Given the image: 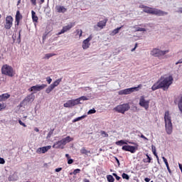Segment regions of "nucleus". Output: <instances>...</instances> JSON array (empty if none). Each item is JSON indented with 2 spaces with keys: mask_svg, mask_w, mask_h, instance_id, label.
Instances as JSON below:
<instances>
[{
  "mask_svg": "<svg viewBox=\"0 0 182 182\" xmlns=\"http://www.w3.org/2000/svg\"><path fill=\"white\" fill-rule=\"evenodd\" d=\"M66 144H65V141H63V139H61L60 141H58L57 142H55L53 147V149H63L64 146H65Z\"/></svg>",
  "mask_w": 182,
  "mask_h": 182,
  "instance_id": "obj_16",
  "label": "nucleus"
},
{
  "mask_svg": "<svg viewBox=\"0 0 182 182\" xmlns=\"http://www.w3.org/2000/svg\"><path fill=\"white\" fill-rule=\"evenodd\" d=\"M52 134H53V129L48 132L47 137L50 139V137H52Z\"/></svg>",
  "mask_w": 182,
  "mask_h": 182,
  "instance_id": "obj_45",
  "label": "nucleus"
},
{
  "mask_svg": "<svg viewBox=\"0 0 182 182\" xmlns=\"http://www.w3.org/2000/svg\"><path fill=\"white\" fill-rule=\"evenodd\" d=\"M144 181L146 182H150V178H145Z\"/></svg>",
  "mask_w": 182,
  "mask_h": 182,
  "instance_id": "obj_61",
  "label": "nucleus"
},
{
  "mask_svg": "<svg viewBox=\"0 0 182 182\" xmlns=\"http://www.w3.org/2000/svg\"><path fill=\"white\" fill-rule=\"evenodd\" d=\"M173 76L169 75L166 77H161V81L156 82L155 84L153 85L151 87L152 90H157V89H168L170 87L171 85L173 83Z\"/></svg>",
  "mask_w": 182,
  "mask_h": 182,
  "instance_id": "obj_1",
  "label": "nucleus"
},
{
  "mask_svg": "<svg viewBox=\"0 0 182 182\" xmlns=\"http://www.w3.org/2000/svg\"><path fill=\"white\" fill-rule=\"evenodd\" d=\"M13 22L14 18H12L11 16H8L6 18V24L4 26V28L6 29H10L11 28H12Z\"/></svg>",
  "mask_w": 182,
  "mask_h": 182,
  "instance_id": "obj_13",
  "label": "nucleus"
},
{
  "mask_svg": "<svg viewBox=\"0 0 182 182\" xmlns=\"http://www.w3.org/2000/svg\"><path fill=\"white\" fill-rule=\"evenodd\" d=\"M23 16L22 14H21V12L19 10L16 11V19H15V28L16 29V26H19V22H21V20L22 19Z\"/></svg>",
  "mask_w": 182,
  "mask_h": 182,
  "instance_id": "obj_15",
  "label": "nucleus"
},
{
  "mask_svg": "<svg viewBox=\"0 0 182 182\" xmlns=\"http://www.w3.org/2000/svg\"><path fill=\"white\" fill-rule=\"evenodd\" d=\"M122 28H123V26L114 29L112 32V36H114V35H117V33H119V31H120V29H122Z\"/></svg>",
  "mask_w": 182,
  "mask_h": 182,
  "instance_id": "obj_31",
  "label": "nucleus"
},
{
  "mask_svg": "<svg viewBox=\"0 0 182 182\" xmlns=\"http://www.w3.org/2000/svg\"><path fill=\"white\" fill-rule=\"evenodd\" d=\"M65 157L68 159V160L70 159V156H69V154H66Z\"/></svg>",
  "mask_w": 182,
  "mask_h": 182,
  "instance_id": "obj_62",
  "label": "nucleus"
},
{
  "mask_svg": "<svg viewBox=\"0 0 182 182\" xmlns=\"http://www.w3.org/2000/svg\"><path fill=\"white\" fill-rule=\"evenodd\" d=\"M35 100V95L32 93L28 95L19 105L20 107H23L29 103V102H33Z\"/></svg>",
  "mask_w": 182,
  "mask_h": 182,
  "instance_id": "obj_8",
  "label": "nucleus"
},
{
  "mask_svg": "<svg viewBox=\"0 0 182 182\" xmlns=\"http://www.w3.org/2000/svg\"><path fill=\"white\" fill-rule=\"evenodd\" d=\"M0 164H5V159L4 158L0 157Z\"/></svg>",
  "mask_w": 182,
  "mask_h": 182,
  "instance_id": "obj_50",
  "label": "nucleus"
},
{
  "mask_svg": "<svg viewBox=\"0 0 182 182\" xmlns=\"http://www.w3.org/2000/svg\"><path fill=\"white\" fill-rule=\"evenodd\" d=\"M134 29H135L136 32H146V28H140V27H138L137 26H134Z\"/></svg>",
  "mask_w": 182,
  "mask_h": 182,
  "instance_id": "obj_26",
  "label": "nucleus"
},
{
  "mask_svg": "<svg viewBox=\"0 0 182 182\" xmlns=\"http://www.w3.org/2000/svg\"><path fill=\"white\" fill-rule=\"evenodd\" d=\"M86 117V115H82L81 117H78L73 120V123H76V122H80V120H83Z\"/></svg>",
  "mask_w": 182,
  "mask_h": 182,
  "instance_id": "obj_30",
  "label": "nucleus"
},
{
  "mask_svg": "<svg viewBox=\"0 0 182 182\" xmlns=\"http://www.w3.org/2000/svg\"><path fill=\"white\" fill-rule=\"evenodd\" d=\"M146 159H144L143 162L144 163H151V160H153V159H151V157H150L149 154H146Z\"/></svg>",
  "mask_w": 182,
  "mask_h": 182,
  "instance_id": "obj_29",
  "label": "nucleus"
},
{
  "mask_svg": "<svg viewBox=\"0 0 182 182\" xmlns=\"http://www.w3.org/2000/svg\"><path fill=\"white\" fill-rule=\"evenodd\" d=\"M6 107V105L4 103H0V111L2 110V109H5Z\"/></svg>",
  "mask_w": 182,
  "mask_h": 182,
  "instance_id": "obj_48",
  "label": "nucleus"
},
{
  "mask_svg": "<svg viewBox=\"0 0 182 182\" xmlns=\"http://www.w3.org/2000/svg\"><path fill=\"white\" fill-rule=\"evenodd\" d=\"M77 105V101L76 100H70L64 103V107H73V106H76Z\"/></svg>",
  "mask_w": 182,
  "mask_h": 182,
  "instance_id": "obj_14",
  "label": "nucleus"
},
{
  "mask_svg": "<svg viewBox=\"0 0 182 182\" xmlns=\"http://www.w3.org/2000/svg\"><path fill=\"white\" fill-rule=\"evenodd\" d=\"M48 36V33H44L43 35V42H45V41H46V37Z\"/></svg>",
  "mask_w": 182,
  "mask_h": 182,
  "instance_id": "obj_49",
  "label": "nucleus"
},
{
  "mask_svg": "<svg viewBox=\"0 0 182 182\" xmlns=\"http://www.w3.org/2000/svg\"><path fill=\"white\" fill-rule=\"evenodd\" d=\"M176 12L178 14H182V7L178 8V10L176 11Z\"/></svg>",
  "mask_w": 182,
  "mask_h": 182,
  "instance_id": "obj_56",
  "label": "nucleus"
},
{
  "mask_svg": "<svg viewBox=\"0 0 182 182\" xmlns=\"http://www.w3.org/2000/svg\"><path fill=\"white\" fill-rule=\"evenodd\" d=\"M46 81L48 83V85H50V83H52V78H50V77H47Z\"/></svg>",
  "mask_w": 182,
  "mask_h": 182,
  "instance_id": "obj_46",
  "label": "nucleus"
},
{
  "mask_svg": "<svg viewBox=\"0 0 182 182\" xmlns=\"http://www.w3.org/2000/svg\"><path fill=\"white\" fill-rule=\"evenodd\" d=\"M48 85L46 84H43L41 85H36L34 86H32L29 90L30 92H40V90H43V89H45V87H47Z\"/></svg>",
  "mask_w": 182,
  "mask_h": 182,
  "instance_id": "obj_11",
  "label": "nucleus"
},
{
  "mask_svg": "<svg viewBox=\"0 0 182 182\" xmlns=\"http://www.w3.org/2000/svg\"><path fill=\"white\" fill-rule=\"evenodd\" d=\"M178 107L180 112L182 113V96L181 97L180 100L178 102Z\"/></svg>",
  "mask_w": 182,
  "mask_h": 182,
  "instance_id": "obj_36",
  "label": "nucleus"
},
{
  "mask_svg": "<svg viewBox=\"0 0 182 182\" xmlns=\"http://www.w3.org/2000/svg\"><path fill=\"white\" fill-rule=\"evenodd\" d=\"M55 88L50 85L48 87V88L46 90V92H47L48 94L50 93V92H52V90H53Z\"/></svg>",
  "mask_w": 182,
  "mask_h": 182,
  "instance_id": "obj_37",
  "label": "nucleus"
},
{
  "mask_svg": "<svg viewBox=\"0 0 182 182\" xmlns=\"http://www.w3.org/2000/svg\"><path fill=\"white\" fill-rule=\"evenodd\" d=\"M178 166H179V168H180L181 171H182V164H178Z\"/></svg>",
  "mask_w": 182,
  "mask_h": 182,
  "instance_id": "obj_63",
  "label": "nucleus"
},
{
  "mask_svg": "<svg viewBox=\"0 0 182 182\" xmlns=\"http://www.w3.org/2000/svg\"><path fill=\"white\" fill-rule=\"evenodd\" d=\"M127 143H129V144H133L134 147H137V149H139V144L137 143L129 141H127Z\"/></svg>",
  "mask_w": 182,
  "mask_h": 182,
  "instance_id": "obj_44",
  "label": "nucleus"
},
{
  "mask_svg": "<svg viewBox=\"0 0 182 182\" xmlns=\"http://www.w3.org/2000/svg\"><path fill=\"white\" fill-rule=\"evenodd\" d=\"M18 123L21 126H23V127H26V124L22 122V120L19 119Z\"/></svg>",
  "mask_w": 182,
  "mask_h": 182,
  "instance_id": "obj_47",
  "label": "nucleus"
},
{
  "mask_svg": "<svg viewBox=\"0 0 182 182\" xmlns=\"http://www.w3.org/2000/svg\"><path fill=\"white\" fill-rule=\"evenodd\" d=\"M129 109L130 105H129V103L119 105L114 108L115 112H117V113H122V114H124V113H126V112L129 111Z\"/></svg>",
  "mask_w": 182,
  "mask_h": 182,
  "instance_id": "obj_5",
  "label": "nucleus"
},
{
  "mask_svg": "<svg viewBox=\"0 0 182 182\" xmlns=\"http://www.w3.org/2000/svg\"><path fill=\"white\" fill-rule=\"evenodd\" d=\"M112 176H114V177H115L116 180H117V181H119L122 178L119 176H117V173H113Z\"/></svg>",
  "mask_w": 182,
  "mask_h": 182,
  "instance_id": "obj_42",
  "label": "nucleus"
},
{
  "mask_svg": "<svg viewBox=\"0 0 182 182\" xmlns=\"http://www.w3.org/2000/svg\"><path fill=\"white\" fill-rule=\"evenodd\" d=\"M55 173H59V171H62V168H57L55 169Z\"/></svg>",
  "mask_w": 182,
  "mask_h": 182,
  "instance_id": "obj_57",
  "label": "nucleus"
},
{
  "mask_svg": "<svg viewBox=\"0 0 182 182\" xmlns=\"http://www.w3.org/2000/svg\"><path fill=\"white\" fill-rule=\"evenodd\" d=\"M83 182H90V181H89V179H87V178H85L83 180Z\"/></svg>",
  "mask_w": 182,
  "mask_h": 182,
  "instance_id": "obj_64",
  "label": "nucleus"
},
{
  "mask_svg": "<svg viewBox=\"0 0 182 182\" xmlns=\"http://www.w3.org/2000/svg\"><path fill=\"white\" fill-rule=\"evenodd\" d=\"M180 63H182V58L178 60V61L176 63V65H178Z\"/></svg>",
  "mask_w": 182,
  "mask_h": 182,
  "instance_id": "obj_59",
  "label": "nucleus"
},
{
  "mask_svg": "<svg viewBox=\"0 0 182 182\" xmlns=\"http://www.w3.org/2000/svg\"><path fill=\"white\" fill-rule=\"evenodd\" d=\"M165 129L167 134L173 133V123H171V117L168 111L165 112L164 114Z\"/></svg>",
  "mask_w": 182,
  "mask_h": 182,
  "instance_id": "obj_2",
  "label": "nucleus"
},
{
  "mask_svg": "<svg viewBox=\"0 0 182 182\" xmlns=\"http://www.w3.org/2000/svg\"><path fill=\"white\" fill-rule=\"evenodd\" d=\"M151 149H152V152H153V154L154 156H155L158 160V163H160V161H159V156L157 155V152H156V147L152 145L151 146Z\"/></svg>",
  "mask_w": 182,
  "mask_h": 182,
  "instance_id": "obj_33",
  "label": "nucleus"
},
{
  "mask_svg": "<svg viewBox=\"0 0 182 182\" xmlns=\"http://www.w3.org/2000/svg\"><path fill=\"white\" fill-rule=\"evenodd\" d=\"M92 36H90L87 38L83 41L82 42V49H87L90 46V41H92Z\"/></svg>",
  "mask_w": 182,
  "mask_h": 182,
  "instance_id": "obj_17",
  "label": "nucleus"
},
{
  "mask_svg": "<svg viewBox=\"0 0 182 182\" xmlns=\"http://www.w3.org/2000/svg\"><path fill=\"white\" fill-rule=\"evenodd\" d=\"M101 136H102V137H109V134L105 131H101Z\"/></svg>",
  "mask_w": 182,
  "mask_h": 182,
  "instance_id": "obj_43",
  "label": "nucleus"
},
{
  "mask_svg": "<svg viewBox=\"0 0 182 182\" xmlns=\"http://www.w3.org/2000/svg\"><path fill=\"white\" fill-rule=\"evenodd\" d=\"M60 82H62V78L56 80L53 84H51V85L55 89V87L59 86V83H60Z\"/></svg>",
  "mask_w": 182,
  "mask_h": 182,
  "instance_id": "obj_27",
  "label": "nucleus"
},
{
  "mask_svg": "<svg viewBox=\"0 0 182 182\" xmlns=\"http://www.w3.org/2000/svg\"><path fill=\"white\" fill-rule=\"evenodd\" d=\"M56 54L55 53H47L45 55V59H50V58H52L53 56H55Z\"/></svg>",
  "mask_w": 182,
  "mask_h": 182,
  "instance_id": "obj_38",
  "label": "nucleus"
},
{
  "mask_svg": "<svg viewBox=\"0 0 182 182\" xmlns=\"http://www.w3.org/2000/svg\"><path fill=\"white\" fill-rule=\"evenodd\" d=\"M122 177L124 180H129L130 179V176H129V175L127 173H123L122 175Z\"/></svg>",
  "mask_w": 182,
  "mask_h": 182,
  "instance_id": "obj_39",
  "label": "nucleus"
},
{
  "mask_svg": "<svg viewBox=\"0 0 182 182\" xmlns=\"http://www.w3.org/2000/svg\"><path fill=\"white\" fill-rule=\"evenodd\" d=\"M95 113H96V109H95V108H92L87 112V114H93Z\"/></svg>",
  "mask_w": 182,
  "mask_h": 182,
  "instance_id": "obj_41",
  "label": "nucleus"
},
{
  "mask_svg": "<svg viewBox=\"0 0 182 182\" xmlns=\"http://www.w3.org/2000/svg\"><path fill=\"white\" fill-rule=\"evenodd\" d=\"M141 86V85H139L138 87L122 90L119 92V95H130V93H133V92H139V87H140Z\"/></svg>",
  "mask_w": 182,
  "mask_h": 182,
  "instance_id": "obj_7",
  "label": "nucleus"
},
{
  "mask_svg": "<svg viewBox=\"0 0 182 182\" xmlns=\"http://www.w3.org/2000/svg\"><path fill=\"white\" fill-rule=\"evenodd\" d=\"M79 173H80V169L77 168L75 169L73 173H70V175L74 174V176H76V174H79Z\"/></svg>",
  "mask_w": 182,
  "mask_h": 182,
  "instance_id": "obj_40",
  "label": "nucleus"
},
{
  "mask_svg": "<svg viewBox=\"0 0 182 182\" xmlns=\"http://www.w3.org/2000/svg\"><path fill=\"white\" fill-rule=\"evenodd\" d=\"M80 153H81V154H85L86 156H87V154H89V153H90V151H87V150L86 149V148L82 147V148L80 149Z\"/></svg>",
  "mask_w": 182,
  "mask_h": 182,
  "instance_id": "obj_32",
  "label": "nucleus"
},
{
  "mask_svg": "<svg viewBox=\"0 0 182 182\" xmlns=\"http://www.w3.org/2000/svg\"><path fill=\"white\" fill-rule=\"evenodd\" d=\"M31 16L33 22H38V18L36 16V13L33 11H31Z\"/></svg>",
  "mask_w": 182,
  "mask_h": 182,
  "instance_id": "obj_28",
  "label": "nucleus"
},
{
  "mask_svg": "<svg viewBox=\"0 0 182 182\" xmlns=\"http://www.w3.org/2000/svg\"><path fill=\"white\" fill-rule=\"evenodd\" d=\"M21 32H22V30H20L18 32V42H21Z\"/></svg>",
  "mask_w": 182,
  "mask_h": 182,
  "instance_id": "obj_53",
  "label": "nucleus"
},
{
  "mask_svg": "<svg viewBox=\"0 0 182 182\" xmlns=\"http://www.w3.org/2000/svg\"><path fill=\"white\" fill-rule=\"evenodd\" d=\"M8 180L9 181H16V180H18V173L14 172L9 176Z\"/></svg>",
  "mask_w": 182,
  "mask_h": 182,
  "instance_id": "obj_19",
  "label": "nucleus"
},
{
  "mask_svg": "<svg viewBox=\"0 0 182 182\" xmlns=\"http://www.w3.org/2000/svg\"><path fill=\"white\" fill-rule=\"evenodd\" d=\"M51 147L52 146H43V147L38 148L36 151V153H38V154H45V153H46V151L50 150V149Z\"/></svg>",
  "mask_w": 182,
  "mask_h": 182,
  "instance_id": "obj_18",
  "label": "nucleus"
},
{
  "mask_svg": "<svg viewBox=\"0 0 182 182\" xmlns=\"http://www.w3.org/2000/svg\"><path fill=\"white\" fill-rule=\"evenodd\" d=\"M143 12L145 14H149L151 15H156V16H164L166 15H168V12L161 11L159 9L151 8L146 6V9H143Z\"/></svg>",
  "mask_w": 182,
  "mask_h": 182,
  "instance_id": "obj_3",
  "label": "nucleus"
},
{
  "mask_svg": "<svg viewBox=\"0 0 182 182\" xmlns=\"http://www.w3.org/2000/svg\"><path fill=\"white\" fill-rule=\"evenodd\" d=\"M122 149L124 151H129V153H132V154H134L136 151L139 149L137 146L130 145H124Z\"/></svg>",
  "mask_w": 182,
  "mask_h": 182,
  "instance_id": "obj_10",
  "label": "nucleus"
},
{
  "mask_svg": "<svg viewBox=\"0 0 182 182\" xmlns=\"http://www.w3.org/2000/svg\"><path fill=\"white\" fill-rule=\"evenodd\" d=\"M107 180L108 182H114V178L112 175H107Z\"/></svg>",
  "mask_w": 182,
  "mask_h": 182,
  "instance_id": "obj_34",
  "label": "nucleus"
},
{
  "mask_svg": "<svg viewBox=\"0 0 182 182\" xmlns=\"http://www.w3.org/2000/svg\"><path fill=\"white\" fill-rule=\"evenodd\" d=\"M139 105L141 106V107H144L145 110H149L150 100H146V99H144V96H141Z\"/></svg>",
  "mask_w": 182,
  "mask_h": 182,
  "instance_id": "obj_9",
  "label": "nucleus"
},
{
  "mask_svg": "<svg viewBox=\"0 0 182 182\" xmlns=\"http://www.w3.org/2000/svg\"><path fill=\"white\" fill-rule=\"evenodd\" d=\"M139 8H141V9H146L147 8V6H144V4H141L139 6Z\"/></svg>",
  "mask_w": 182,
  "mask_h": 182,
  "instance_id": "obj_54",
  "label": "nucleus"
},
{
  "mask_svg": "<svg viewBox=\"0 0 182 182\" xmlns=\"http://www.w3.org/2000/svg\"><path fill=\"white\" fill-rule=\"evenodd\" d=\"M68 164H73V159H69L68 160Z\"/></svg>",
  "mask_w": 182,
  "mask_h": 182,
  "instance_id": "obj_51",
  "label": "nucleus"
},
{
  "mask_svg": "<svg viewBox=\"0 0 182 182\" xmlns=\"http://www.w3.org/2000/svg\"><path fill=\"white\" fill-rule=\"evenodd\" d=\"M56 10L59 14H65V12L68 11V9L63 6H56Z\"/></svg>",
  "mask_w": 182,
  "mask_h": 182,
  "instance_id": "obj_21",
  "label": "nucleus"
},
{
  "mask_svg": "<svg viewBox=\"0 0 182 182\" xmlns=\"http://www.w3.org/2000/svg\"><path fill=\"white\" fill-rule=\"evenodd\" d=\"M166 53H168V50H161L160 49L154 48L151 50V55L156 58H160V56H164Z\"/></svg>",
  "mask_w": 182,
  "mask_h": 182,
  "instance_id": "obj_6",
  "label": "nucleus"
},
{
  "mask_svg": "<svg viewBox=\"0 0 182 182\" xmlns=\"http://www.w3.org/2000/svg\"><path fill=\"white\" fill-rule=\"evenodd\" d=\"M106 23H107V20L105 19L99 21L97 24V26H98V28H100L101 29H103V28L106 26Z\"/></svg>",
  "mask_w": 182,
  "mask_h": 182,
  "instance_id": "obj_20",
  "label": "nucleus"
},
{
  "mask_svg": "<svg viewBox=\"0 0 182 182\" xmlns=\"http://www.w3.org/2000/svg\"><path fill=\"white\" fill-rule=\"evenodd\" d=\"M162 159L164 160V162L165 163L166 166V168L169 173V174H172L171 169H170V166H168V162L167 161V159L166 157L162 156Z\"/></svg>",
  "mask_w": 182,
  "mask_h": 182,
  "instance_id": "obj_24",
  "label": "nucleus"
},
{
  "mask_svg": "<svg viewBox=\"0 0 182 182\" xmlns=\"http://www.w3.org/2000/svg\"><path fill=\"white\" fill-rule=\"evenodd\" d=\"M73 26H75V23H70L68 25L63 26L61 31L58 33V35H62L63 33H65V32L70 31Z\"/></svg>",
  "mask_w": 182,
  "mask_h": 182,
  "instance_id": "obj_12",
  "label": "nucleus"
},
{
  "mask_svg": "<svg viewBox=\"0 0 182 182\" xmlns=\"http://www.w3.org/2000/svg\"><path fill=\"white\" fill-rule=\"evenodd\" d=\"M1 73L2 75H5L6 76H9V77H13L14 76L15 73L14 72V68L9 65H4L1 67Z\"/></svg>",
  "mask_w": 182,
  "mask_h": 182,
  "instance_id": "obj_4",
  "label": "nucleus"
},
{
  "mask_svg": "<svg viewBox=\"0 0 182 182\" xmlns=\"http://www.w3.org/2000/svg\"><path fill=\"white\" fill-rule=\"evenodd\" d=\"M30 1L32 4V5L36 6V0H30Z\"/></svg>",
  "mask_w": 182,
  "mask_h": 182,
  "instance_id": "obj_52",
  "label": "nucleus"
},
{
  "mask_svg": "<svg viewBox=\"0 0 182 182\" xmlns=\"http://www.w3.org/2000/svg\"><path fill=\"white\" fill-rule=\"evenodd\" d=\"M117 146H123V144H127V141H124V140H119L115 143Z\"/></svg>",
  "mask_w": 182,
  "mask_h": 182,
  "instance_id": "obj_35",
  "label": "nucleus"
},
{
  "mask_svg": "<svg viewBox=\"0 0 182 182\" xmlns=\"http://www.w3.org/2000/svg\"><path fill=\"white\" fill-rule=\"evenodd\" d=\"M140 137H141V139H144V140H149V139H147V137H146L144 135H143V134H141Z\"/></svg>",
  "mask_w": 182,
  "mask_h": 182,
  "instance_id": "obj_55",
  "label": "nucleus"
},
{
  "mask_svg": "<svg viewBox=\"0 0 182 182\" xmlns=\"http://www.w3.org/2000/svg\"><path fill=\"white\" fill-rule=\"evenodd\" d=\"M115 160H116V161H117L118 166H120V161H119V159L115 158Z\"/></svg>",
  "mask_w": 182,
  "mask_h": 182,
  "instance_id": "obj_60",
  "label": "nucleus"
},
{
  "mask_svg": "<svg viewBox=\"0 0 182 182\" xmlns=\"http://www.w3.org/2000/svg\"><path fill=\"white\" fill-rule=\"evenodd\" d=\"M11 95L8 93L3 94L0 95V102H4V100H6V99H9Z\"/></svg>",
  "mask_w": 182,
  "mask_h": 182,
  "instance_id": "obj_22",
  "label": "nucleus"
},
{
  "mask_svg": "<svg viewBox=\"0 0 182 182\" xmlns=\"http://www.w3.org/2000/svg\"><path fill=\"white\" fill-rule=\"evenodd\" d=\"M63 140L64 141V144H66L67 143H70V141H73V138L68 136L65 138H63Z\"/></svg>",
  "mask_w": 182,
  "mask_h": 182,
  "instance_id": "obj_25",
  "label": "nucleus"
},
{
  "mask_svg": "<svg viewBox=\"0 0 182 182\" xmlns=\"http://www.w3.org/2000/svg\"><path fill=\"white\" fill-rule=\"evenodd\" d=\"M77 34H79L80 37L82 36V30H77Z\"/></svg>",
  "mask_w": 182,
  "mask_h": 182,
  "instance_id": "obj_58",
  "label": "nucleus"
},
{
  "mask_svg": "<svg viewBox=\"0 0 182 182\" xmlns=\"http://www.w3.org/2000/svg\"><path fill=\"white\" fill-rule=\"evenodd\" d=\"M75 100L77 101V105H82V102H80L81 100H89V98L86 96H82L75 99Z\"/></svg>",
  "mask_w": 182,
  "mask_h": 182,
  "instance_id": "obj_23",
  "label": "nucleus"
}]
</instances>
